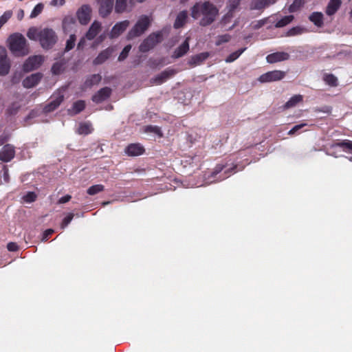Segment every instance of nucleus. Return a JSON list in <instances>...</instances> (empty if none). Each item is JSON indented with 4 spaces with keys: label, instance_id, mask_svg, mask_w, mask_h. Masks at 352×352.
Returning a JSON list of instances; mask_svg holds the SVG:
<instances>
[{
    "label": "nucleus",
    "instance_id": "obj_62",
    "mask_svg": "<svg viewBox=\"0 0 352 352\" xmlns=\"http://www.w3.org/2000/svg\"><path fill=\"white\" fill-rule=\"evenodd\" d=\"M3 179L6 182H8L9 181V174L8 170H5L3 173Z\"/></svg>",
    "mask_w": 352,
    "mask_h": 352
},
{
    "label": "nucleus",
    "instance_id": "obj_23",
    "mask_svg": "<svg viewBox=\"0 0 352 352\" xmlns=\"http://www.w3.org/2000/svg\"><path fill=\"white\" fill-rule=\"evenodd\" d=\"M85 108V102L82 100H79L74 102L70 109H68V114L70 116H75L80 113Z\"/></svg>",
    "mask_w": 352,
    "mask_h": 352
},
{
    "label": "nucleus",
    "instance_id": "obj_49",
    "mask_svg": "<svg viewBox=\"0 0 352 352\" xmlns=\"http://www.w3.org/2000/svg\"><path fill=\"white\" fill-rule=\"evenodd\" d=\"M12 16V12L11 10H7L0 16V29L6 23H7Z\"/></svg>",
    "mask_w": 352,
    "mask_h": 352
},
{
    "label": "nucleus",
    "instance_id": "obj_15",
    "mask_svg": "<svg viewBox=\"0 0 352 352\" xmlns=\"http://www.w3.org/2000/svg\"><path fill=\"white\" fill-rule=\"evenodd\" d=\"M14 156V147L10 144L4 145L0 151V160L1 162H9Z\"/></svg>",
    "mask_w": 352,
    "mask_h": 352
},
{
    "label": "nucleus",
    "instance_id": "obj_17",
    "mask_svg": "<svg viewBox=\"0 0 352 352\" xmlns=\"http://www.w3.org/2000/svg\"><path fill=\"white\" fill-rule=\"evenodd\" d=\"M129 25L128 20H124L116 23L112 28L110 32V38H114L118 37L122 33H123Z\"/></svg>",
    "mask_w": 352,
    "mask_h": 352
},
{
    "label": "nucleus",
    "instance_id": "obj_50",
    "mask_svg": "<svg viewBox=\"0 0 352 352\" xmlns=\"http://www.w3.org/2000/svg\"><path fill=\"white\" fill-rule=\"evenodd\" d=\"M307 125V123H300L298 124H296L288 131V135H294L300 133V130Z\"/></svg>",
    "mask_w": 352,
    "mask_h": 352
},
{
    "label": "nucleus",
    "instance_id": "obj_2",
    "mask_svg": "<svg viewBox=\"0 0 352 352\" xmlns=\"http://www.w3.org/2000/svg\"><path fill=\"white\" fill-rule=\"evenodd\" d=\"M9 50L15 56H25L30 53L27 40L21 33L11 34L8 39Z\"/></svg>",
    "mask_w": 352,
    "mask_h": 352
},
{
    "label": "nucleus",
    "instance_id": "obj_59",
    "mask_svg": "<svg viewBox=\"0 0 352 352\" xmlns=\"http://www.w3.org/2000/svg\"><path fill=\"white\" fill-rule=\"evenodd\" d=\"M85 37H82L80 39L79 42L78 43V45H77V48L78 50H80V49H82L85 45Z\"/></svg>",
    "mask_w": 352,
    "mask_h": 352
},
{
    "label": "nucleus",
    "instance_id": "obj_12",
    "mask_svg": "<svg viewBox=\"0 0 352 352\" xmlns=\"http://www.w3.org/2000/svg\"><path fill=\"white\" fill-rule=\"evenodd\" d=\"M91 9L88 4L82 5L76 12V16L81 25H87L91 19Z\"/></svg>",
    "mask_w": 352,
    "mask_h": 352
},
{
    "label": "nucleus",
    "instance_id": "obj_37",
    "mask_svg": "<svg viewBox=\"0 0 352 352\" xmlns=\"http://www.w3.org/2000/svg\"><path fill=\"white\" fill-rule=\"evenodd\" d=\"M245 50H246V47H243V48L239 49L238 50L231 53L230 54H229L226 57V63H232V62H234L235 60H236L243 53V52Z\"/></svg>",
    "mask_w": 352,
    "mask_h": 352
},
{
    "label": "nucleus",
    "instance_id": "obj_24",
    "mask_svg": "<svg viewBox=\"0 0 352 352\" xmlns=\"http://www.w3.org/2000/svg\"><path fill=\"white\" fill-rule=\"evenodd\" d=\"M341 4V0H330L326 8V14L329 16L333 15L338 10Z\"/></svg>",
    "mask_w": 352,
    "mask_h": 352
},
{
    "label": "nucleus",
    "instance_id": "obj_55",
    "mask_svg": "<svg viewBox=\"0 0 352 352\" xmlns=\"http://www.w3.org/2000/svg\"><path fill=\"white\" fill-rule=\"evenodd\" d=\"M163 65L162 60H151L149 63V66L151 68H159Z\"/></svg>",
    "mask_w": 352,
    "mask_h": 352
},
{
    "label": "nucleus",
    "instance_id": "obj_56",
    "mask_svg": "<svg viewBox=\"0 0 352 352\" xmlns=\"http://www.w3.org/2000/svg\"><path fill=\"white\" fill-rule=\"evenodd\" d=\"M54 232V230L52 228L47 229L44 231L42 236V241H46L48 240L49 236Z\"/></svg>",
    "mask_w": 352,
    "mask_h": 352
},
{
    "label": "nucleus",
    "instance_id": "obj_45",
    "mask_svg": "<svg viewBox=\"0 0 352 352\" xmlns=\"http://www.w3.org/2000/svg\"><path fill=\"white\" fill-rule=\"evenodd\" d=\"M76 40V37L75 34H71L69 36V38L66 41V45L65 48V52H69L74 47Z\"/></svg>",
    "mask_w": 352,
    "mask_h": 352
},
{
    "label": "nucleus",
    "instance_id": "obj_33",
    "mask_svg": "<svg viewBox=\"0 0 352 352\" xmlns=\"http://www.w3.org/2000/svg\"><path fill=\"white\" fill-rule=\"evenodd\" d=\"M294 16L293 15L285 16L278 20L274 25L275 28H280L286 26L293 21Z\"/></svg>",
    "mask_w": 352,
    "mask_h": 352
},
{
    "label": "nucleus",
    "instance_id": "obj_26",
    "mask_svg": "<svg viewBox=\"0 0 352 352\" xmlns=\"http://www.w3.org/2000/svg\"><path fill=\"white\" fill-rule=\"evenodd\" d=\"M323 17H324V15L322 12H314L309 15V19L316 26H317L318 28H321L324 25Z\"/></svg>",
    "mask_w": 352,
    "mask_h": 352
},
{
    "label": "nucleus",
    "instance_id": "obj_5",
    "mask_svg": "<svg viewBox=\"0 0 352 352\" xmlns=\"http://www.w3.org/2000/svg\"><path fill=\"white\" fill-rule=\"evenodd\" d=\"M150 23L151 21L148 16L146 15H142L138 20L131 30L128 32V38L132 39L141 36L147 30Z\"/></svg>",
    "mask_w": 352,
    "mask_h": 352
},
{
    "label": "nucleus",
    "instance_id": "obj_46",
    "mask_svg": "<svg viewBox=\"0 0 352 352\" xmlns=\"http://www.w3.org/2000/svg\"><path fill=\"white\" fill-rule=\"evenodd\" d=\"M231 36L229 34H225L217 36L215 45L219 46L223 43H228L230 41Z\"/></svg>",
    "mask_w": 352,
    "mask_h": 352
},
{
    "label": "nucleus",
    "instance_id": "obj_36",
    "mask_svg": "<svg viewBox=\"0 0 352 352\" xmlns=\"http://www.w3.org/2000/svg\"><path fill=\"white\" fill-rule=\"evenodd\" d=\"M305 3V0H294L293 3L289 6L288 11L294 13L300 10Z\"/></svg>",
    "mask_w": 352,
    "mask_h": 352
},
{
    "label": "nucleus",
    "instance_id": "obj_53",
    "mask_svg": "<svg viewBox=\"0 0 352 352\" xmlns=\"http://www.w3.org/2000/svg\"><path fill=\"white\" fill-rule=\"evenodd\" d=\"M145 131L149 132V133H155L157 135L160 134V133H161L160 129L158 126H152V125L146 126V129H145Z\"/></svg>",
    "mask_w": 352,
    "mask_h": 352
},
{
    "label": "nucleus",
    "instance_id": "obj_52",
    "mask_svg": "<svg viewBox=\"0 0 352 352\" xmlns=\"http://www.w3.org/2000/svg\"><path fill=\"white\" fill-rule=\"evenodd\" d=\"M36 194L34 192H28L23 196V199L27 203H32L36 199Z\"/></svg>",
    "mask_w": 352,
    "mask_h": 352
},
{
    "label": "nucleus",
    "instance_id": "obj_11",
    "mask_svg": "<svg viewBox=\"0 0 352 352\" xmlns=\"http://www.w3.org/2000/svg\"><path fill=\"white\" fill-rule=\"evenodd\" d=\"M10 69V61L5 47L0 46V76L7 75Z\"/></svg>",
    "mask_w": 352,
    "mask_h": 352
},
{
    "label": "nucleus",
    "instance_id": "obj_20",
    "mask_svg": "<svg viewBox=\"0 0 352 352\" xmlns=\"http://www.w3.org/2000/svg\"><path fill=\"white\" fill-rule=\"evenodd\" d=\"M145 151V149L140 144H130L125 148V153L129 156H139L142 155Z\"/></svg>",
    "mask_w": 352,
    "mask_h": 352
},
{
    "label": "nucleus",
    "instance_id": "obj_13",
    "mask_svg": "<svg viewBox=\"0 0 352 352\" xmlns=\"http://www.w3.org/2000/svg\"><path fill=\"white\" fill-rule=\"evenodd\" d=\"M43 74L36 72L26 76L22 81V85L25 89H30L36 86L42 80Z\"/></svg>",
    "mask_w": 352,
    "mask_h": 352
},
{
    "label": "nucleus",
    "instance_id": "obj_34",
    "mask_svg": "<svg viewBox=\"0 0 352 352\" xmlns=\"http://www.w3.org/2000/svg\"><path fill=\"white\" fill-rule=\"evenodd\" d=\"M92 131L91 124L88 122H82L79 124L77 132L80 135H88Z\"/></svg>",
    "mask_w": 352,
    "mask_h": 352
},
{
    "label": "nucleus",
    "instance_id": "obj_27",
    "mask_svg": "<svg viewBox=\"0 0 352 352\" xmlns=\"http://www.w3.org/2000/svg\"><path fill=\"white\" fill-rule=\"evenodd\" d=\"M188 18V13L186 10L181 11L177 14L175 21L173 24V27L175 29H179L185 24L186 19Z\"/></svg>",
    "mask_w": 352,
    "mask_h": 352
},
{
    "label": "nucleus",
    "instance_id": "obj_48",
    "mask_svg": "<svg viewBox=\"0 0 352 352\" xmlns=\"http://www.w3.org/2000/svg\"><path fill=\"white\" fill-rule=\"evenodd\" d=\"M75 214L73 212H69L67 214V216L63 219L60 223V228L65 229L68 225L71 223L72 219H74Z\"/></svg>",
    "mask_w": 352,
    "mask_h": 352
},
{
    "label": "nucleus",
    "instance_id": "obj_39",
    "mask_svg": "<svg viewBox=\"0 0 352 352\" xmlns=\"http://www.w3.org/2000/svg\"><path fill=\"white\" fill-rule=\"evenodd\" d=\"M64 63L56 62L54 63L51 68V72L53 75H59L64 71Z\"/></svg>",
    "mask_w": 352,
    "mask_h": 352
},
{
    "label": "nucleus",
    "instance_id": "obj_28",
    "mask_svg": "<svg viewBox=\"0 0 352 352\" xmlns=\"http://www.w3.org/2000/svg\"><path fill=\"white\" fill-rule=\"evenodd\" d=\"M302 96L300 94L294 95L289 98V100L283 105L284 109H288L291 107H295L298 103L302 101Z\"/></svg>",
    "mask_w": 352,
    "mask_h": 352
},
{
    "label": "nucleus",
    "instance_id": "obj_51",
    "mask_svg": "<svg viewBox=\"0 0 352 352\" xmlns=\"http://www.w3.org/2000/svg\"><path fill=\"white\" fill-rule=\"evenodd\" d=\"M131 49V45H126L123 48V50H122V52H120V54L118 56V61H122L124 59H126L127 58V56H129V53Z\"/></svg>",
    "mask_w": 352,
    "mask_h": 352
},
{
    "label": "nucleus",
    "instance_id": "obj_31",
    "mask_svg": "<svg viewBox=\"0 0 352 352\" xmlns=\"http://www.w3.org/2000/svg\"><path fill=\"white\" fill-rule=\"evenodd\" d=\"M307 31L306 28L302 26L292 27L285 33L286 36H295L300 35Z\"/></svg>",
    "mask_w": 352,
    "mask_h": 352
},
{
    "label": "nucleus",
    "instance_id": "obj_44",
    "mask_svg": "<svg viewBox=\"0 0 352 352\" xmlns=\"http://www.w3.org/2000/svg\"><path fill=\"white\" fill-rule=\"evenodd\" d=\"M44 8V5L42 3H39L36 4L34 8H33L30 17L31 19L36 18L37 16H38L43 11Z\"/></svg>",
    "mask_w": 352,
    "mask_h": 352
},
{
    "label": "nucleus",
    "instance_id": "obj_7",
    "mask_svg": "<svg viewBox=\"0 0 352 352\" xmlns=\"http://www.w3.org/2000/svg\"><path fill=\"white\" fill-rule=\"evenodd\" d=\"M231 164V167H228V164H217L213 171L211 173V177L215 178L218 174L221 173L223 170H224L223 175H220L218 179H217V180L221 181L230 177L232 174H234L236 172H237L238 166L236 164H234L233 163H232Z\"/></svg>",
    "mask_w": 352,
    "mask_h": 352
},
{
    "label": "nucleus",
    "instance_id": "obj_30",
    "mask_svg": "<svg viewBox=\"0 0 352 352\" xmlns=\"http://www.w3.org/2000/svg\"><path fill=\"white\" fill-rule=\"evenodd\" d=\"M21 108L20 104L17 102H13L6 109V115L7 116H12L17 114Z\"/></svg>",
    "mask_w": 352,
    "mask_h": 352
},
{
    "label": "nucleus",
    "instance_id": "obj_43",
    "mask_svg": "<svg viewBox=\"0 0 352 352\" xmlns=\"http://www.w3.org/2000/svg\"><path fill=\"white\" fill-rule=\"evenodd\" d=\"M324 80L331 87H336L338 85V78L333 74H329L324 75Z\"/></svg>",
    "mask_w": 352,
    "mask_h": 352
},
{
    "label": "nucleus",
    "instance_id": "obj_22",
    "mask_svg": "<svg viewBox=\"0 0 352 352\" xmlns=\"http://www.w3.org/2000/svg\"><path fill=\"white\" fill-rule=\"evenodd\" d=\"M100 28L101 23L100 22L97 21H94L89 27L88 31L86 32L85 38L89 41L93 40L98 34Z\"/></svg>",
    "mask_w": 352,
    "mask_h": 352
},
{
    "label": "nucleus",
    "instance_id": "obj_41",
    "mask_svg": "<svg viewBox=\"0 0 352 352\" xmlns=\"http://www.w3.org/2000/svg\"><path fill=\"white\" fill-rule=\"evenodd\" d=\"M241 3V0H229L227 8L228 9V12L227 15L232 16L233 12L235 10L239 7Z\"/></svg>",
    "mask_w": 352,
    "mask_h": 352
},
{
    "label": "nucleus",
    "instance_id": "obj_47",
    "mask_svg": "<svg viewBox=\"0 0 352 352\" xmlns=\"http://www.w3.org/2000/svg\"><path fill=\"white\" fill-rule=\"evenodd\" d=\"M336 146L343 148L344 151H349L352 152V141L349 140H343L336 144Z\"/></svg>",
    "mask_w": 352,
    "mask_h": 352
},
{
    "label": "nucleus",
    "instance_id": "obj_3",
    "mask_svg": "<svg viewBox=\"0 0 352 352\" xmlns=\"http://www.w3.org/2000/svg\"><path fill=\"white\" fill-rule=\"evenodd\" d=\"M57 41L58 36L53 29L44 28L40 30L38 42L43 50H51Z\"/></svg>",
    "mask_w": 352,
    "mask_h": 352
},
{
    "label": "nucleus",
    "instance_id": "obj_16",
    "mask_svg": "<svg viewBox=\"0 0 352 352\" xmlns=\"http://www.w3.org/2000/svg\"><path fill=\"white\" fill-rule=\"evenodd\" d=\"M111 91V89L109 87L101 88L93 95L91 100L95 103H101L110 97Z\"/></svg>",
    "mask_w": 352,
    "mask_h": 352
},
{
    "label": "nucleus",
    "instance_id": "obj_32",
    "mask_svg": "<svg viewBox=\"0 0 352 352\" xmlns=\"http://www.w3.org/2000/svg\"><path fill=\"white\" fill-rule=\"evenodd\" d=\"M76 17L73 15L65 16L63 20V28L65 31L70 29L72 25L76 23Z\"/></svg>",
    "mask_w": 352,
    "mask_h": 352
},
{
    "label": "nucleus",
    "instance_id": "obj_64",
    "mask_svg": "<svg viewBox=\"0 0 352 352\" xmlns=\"http://www.w3.org/2000/svg\"><path fill=\"white\" fill-rule=\"evenodd\" d=\"M34 116V113L33 111H32L31 112H30V113L27 116V118L30 119V118H32Z\"/></svg>",
    "mask_w": 352,
    "mask_h": 352
},
{
    "label": "nucleus",
    "instance_id": "obj_63",
    "mask_svg": "<svg viewBox=\"0 0 352 352\" xmlns=\"http://www.w3.org/2000/svg\"><path fill=\"white\" fill-rule=\"evenodd\" d=\"M276 0H266V3H267V6L271 5V4H274V3H276Z\"/></svg>",
    "mask_w": 352,
    "mask_h": 352
},
{
    "label": "nucleus",
    "instance_id": "obj_25",
    "mask_svg": "<svg viewBox=\"0 0 352 352\" xmlns=\"http://www.w3.org/2000/svg\"><path fill=\"white\" fill-rule=\"evenodd\" d=\"M189 50V43L186 39L178 47H177L173 52V57L175 58H180L184 56Z\"/></svg>",
    "mask_w": 352,
    "mask_h": 352
},
{
    "label": "nucleus",
    "instance_id": "obj_61",
    "mask_svg": "<svg viewBox=\"0 0 352 352\" xmlns=\"http://www.w3.org/2000/svg\"><path fill=\"white\" fill-rule=\"evenodd\" d=\"M24 16V11L22 9H20L17 14V19L19 20H21Z\"/></svg>",
    "mask_w": 352,
    "mask_h": 352
},
{
    "label": "nucleus",
    "instance_id": "obj_42",
    "mask_svg": "<svg viewBox=\"0 0 352 352\" xmlns=\"http://www.w3.org/2000/svg\"><path fill=\"white\" fill-rule=\"evenodd\" d=\"M104 186L102 184H96L91 186L87 190V194L89 195H95L98 192L103 191Z\"/></svg>",
    "mask_w": 352,
    "mask_h": 352
},
{
    "label": "nucleus",
    "instance_id": "obj_38",
    "mask_svg": "<svg viewBox=\"0 0 352 352\" xmlns=\"http://www.w3.org/2000/svg\"><path fill=\"white\" fill-rule=\"evenodd\" d=\"M267 6L266 0H252L250 8V10H262Z\"/></svg>",
    "mask_w": 352,
    "mask_h": 352
},
{
    "label": "nucleus",
    "instance_id": "obj_60",
    "mask_svg": "<svg viewBox=\"0 0 352 352\" xmlns=\"http://www.w3.org/2000/svg\"><path fill=\"white\" fill-rule=\"evenodd\" d=\"M8 140V137L3 135L0 136V146L3 145Z\"/></svg>",
    "mask_w": 352,
    "mask_h": 352
},
{
    "label": "nucleus",
    "instance_id": "obj_18",
    "mask_svg": "<svg viewBox=\"0 0 352 352\" xmlns=\"http://www.w3.org/2000/svg\"><path fill=\"white\" fill-rule=\"evenodd\" d=\"M290 55L284 52H276L268 54L266 56V60L268 63L273 64L275 63L284 61L289 59Z\"/></svg>",
    "mask_w": 352,
    "mask_h": 352
},
{
    "label": "nucleus",
    "instance_id": "obj_1",
    "mask_svg": "<svg viewBox=\"0 0 352 352\" xmlns=\"http://www.w3.org/2000/svg\"><path fill=\"white\" fill-rule=\"evenodd\" d=\"M218 14L217 8L209 1L197 2L191 8V16L194 19H198L202 15L199 25L203 27L212 24Z\"/></svg>",
    "mask_w": 352,
    "mask_h": 352
},
{
    "label": "nucleus",
    "instance_id": "obj_58",
    "mask_svg": "<svg viewBox=\"0 0 352 352\" xmlns=\"http://www.w3.org/2000/svg\"><path fill=\"white\" fill-rule=\"evenodd\" d=\"M71 199H72V196L71 195H66L63 196L62 197H60L58 199V204H65V203L68 202L69 201H70Z\"/></svg>",
    "mask_w": 352,
    "mask_h": 352
},
{
    "label": "nucleus",
    "instance_id": "obj_9",
    "mask_svg": "<svg viewBox=\"0 0 352 352\" xmlns=\"http://www.w3.org/2000/svg\"><path fill=\"white\" fill-rule=\"evenodd\" d=\"M285 76V72L280 70H273L263 74L258 78L262 83L272 82L283 79Z\"/></svg>",
    "mask_w": 352,
    "mask_h": 352
},
{
    "label": "nucleus",
    "instance_id": "obj_6",
    "mask_svg": "<svg viewBox=\"0 0 352 352\" xmlns=\"http://www.w3.org/2000/svg\"><path fill=\"white\" fill-rule=\"evenodd\" d=\"M162 39V34L160 32H153L149 34L139 46L140 52L146 53L152 50Z\"/></svg>",
    "mask_w": 352,
    "mask_h": 352
},
{
    "label": "nucleus",
    "instance_id": "obj_8",
    "mask_svg": "<svg viewBox=\"0 0 352 352\" xmlns=\"http://www.w3.org/2000/svg\"><path fill=\"white\" fill-rule=\"evenodd\" d=\"M44 57L42 55H33L29 56L22 65V70L25 73H28L38 69L43 63Z\"/></svg>",
    "mask_w": 352,
    "mask_h": 352
},
{
    "label": "nucleus",
    "instance_id": "obj_14",
    "mask_svg": "<svg viewBox=\"0 0 352 352\" xmlns=\"http://www.w3.org/2000/svg\"><path fill=\"white\" fill-rule=\"evenodd\" d=\"M100 5L98 12L102 18L107 17L112 12L114 0H97Z\"/></svg>",
    "mask_w": 352,
    "mask_h": 352
},
{
    "label": "nucleus",
    "instance_id": "obj_57",
    "mask_svg": "<svg viewBox=\"0 0 352 352\" xmlns=\"http://www.w3.org/2000/svg\"><path fill=\"white\" fill-rule=\"evenodd\" d=\"M7 249L10 252H16L19 249L18 245L14 242H10L7 245Z\"/></svg>",
    "mask_w": 352,
    "mask_h": 352
},
{
    "label": "nucleus",
    "instance_id": "obj_21",
    "mask_svg": "<svg viewBox=\"0 0 352 352\" xmlns=\"http://www.w3.org/2000/svg\"><path fill=\"white\" fill-rule=\"evenodd\" d=\"M210 56L208 52H201L194 56H192L188 61L190 65H199L203 63Z\"/></svg>",
    "mask_w": 352,
    "mask_h": 352
},
{
    "label": "nucleus",
    "instance_id": "obj_19",
    "mask_svg": "<svg viewBox=\"0 0 352 352\" xmlns=\"http://www.w3.org/2000/svg\"><path fill=\"white\" fill-rule=\"evenodd\" d=\"M113 52V48L109 47L105 50L101 51L98 56L94 59L93 63L95 65H98L104 63L108 60Z\"/></svg>",
    "mask_w": 352,
    "mask_h": 352
},
{
    "label": "nucleus",
    "instance_id": "obj_54",
    "mask_svg": "<svg viewBox=\"0 0 352 352\" xmlns=\"http://www.w3.org/2000/svg\"><path fill=\"white\" fill-rule=\"evenodd\" d=\"M267 19H263L258 21H256L254 23L252 28L255 30L260 29L267 23Z\"/></svg>",
    "mask_w": 352,
    "mask_h": 352
},
{
    "label": "nucleus",
    "instance_id": "obj_35",
    "mask_svg": "<svg viewBox=\"0 0 352 352\" xmlns=\"http://www.w3.org/2000/svg\"><path fill=\"white\" fill-rule=\"evenodd\" d=\"M127 0H116L115 12L120 14L126 10Z\"/></svg>",
    "mask_w": 352,
    "mask_h": 352
},
{
    "label": "nucleus",
    "instance_id": "obj_40",
    "mask_svg": "<svg viewBox=\"0 0 352 352\" xmlns=\"http://www.w3.org/2000/svg\"><path fill=\"white\" fill-rule=\"evenodd\" d=\"M39 33L40 30L37 29L36 27H31L27 32V36L30 40L38 41Z\"/></svg>",
    "mask_w": 352,
    "mask_h": 352
},
{
    "label": "nucleus",
    "instance_id": "obj_29",
    "mask_svg": "<svg viewBox=\"0 0 352 352\" xmlns=\"http://www.w3.org/2000/svg\"><path fill=\"white\" fill-rule=\"evenodd\" d=\"M101 79L102 77L99 74H92L87 78L85 82V86L86 87H91L94 85L98 84Z\"/></svg>",
    "mask_w": 352,
    "mask_h": 352
},
{
    "label": "nucleus",
    "instance_id": "obj_4",
    "mask_svg": "<svg viewBox=\"0 0 352 352\" xmlns=\"http://www.w3.org/2000/svg\"><path fill=\"white\" fill-rule=\"evenodd\" d=\"M67 89V86L62 87L61 88L56 89L52 94L50 97L51 101L46 104L43 109L44 113H51L55 111L65 99L64 93Z\"/></svg>",
    "mask_w": 352,
    "mask_h": 352
},
{
    "label": "nucleus",
    "instance_id": "obj_10",
    "mask_svg": "<svg viewBox=\"0 0 352 352\" xmlns=\"http://www.w3.org/2000/svg\"><path fill=\"white\" fill-rule=\"evenodd\" d=\"M177 74V70L172 68H167L161 73L151 78L150 82L153 85H160L165 82L168 79L172 78Z\"/></svg>",
    "mask_w": 352,
    "mask_h": 352
}]
</instances>
